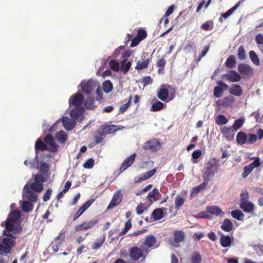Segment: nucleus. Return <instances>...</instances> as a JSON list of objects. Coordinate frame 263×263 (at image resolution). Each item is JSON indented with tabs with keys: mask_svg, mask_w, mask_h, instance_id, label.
<instances>
[{
	"mask_svg": "<svg viewBox=\"0 0 263 263\" xmlns=\"http://www.w3.org/2000/svg\"><path fill=\"white\" fill-rule=\"evenodd\" d=\"M140 41V39H139L138 37H134L130 43V47H134L136 46L139 44Z\"/></svg>",
	"mask_w": 263,
	"mask_h": 263,
	"instance_id": "obj_63",
	"label": "nucleus"
},
{
	"mask_svg": "<svg viewBox=\"0 0 263 263\" xmlns=\"http://www.w3.org/2000/svg\"><path fill=\"white\" fill-rule=\"evenodd\" d=\"M136 154L134 153L130 155V156H129L128 157H127L122 163L120 168V171L121 172H123L129 166H130L133 163L136 158Z\"/></svg>",
	"mask_w": 263,
	"mask_h": 263,
	"instance_id": "obj_18",
	"label": "nucleus"
},
{
	"mask_svg": "<svg viewBox=\"0 0 263 263\" xmlns=\"http://www.w3.org/2000/svg\"><path fill=\"white\" fill-rule=\"evenodd\" d=\"M216 123L219 125L226 124L228 122V120L223 115H218L215 119Z\"/></svg>",
	"mask_w": 263,
	"mask_h": 263,
	"instance_id": "obj_47",
	"label": "nucleus"
},
{
	"mask_svg": "<svg viewBox=\"0 0 263 263\" xmlns=\"http://www.w3.org/2000/svg\"><path fill=\"white\" fill-rule=\"evenodd\" d=\"M222 79L231 82H239L241 79L240 74L234 70H229L222 74Z\"/></svg>",
	"mask_w": 263,
	"mask_h": 263,
	"instance_id": "obj_10",
	"label": "nucleus"
},
{
	"mask_svg": "<svg viewBox=\"0 0 263 263\" xmlns=\"http://www.w3.org/2000/svg\"><path fill=\"white\" fill-rule=\"evenodd\" d=\"M117 130L118 128L116 125H109L103 127L100 130V134L101 136H104L106 134H111Z\"/></svg>",
	"mask_w": 263,
	"mask_h": 263,
	"instance_id": "obj_22",
	"label": "nucleus"
},
{
	"mask_svg": "<svg viewBox=\"0 0 263 263\" xmlns=\"http://www.w3.org/2000/svg\"><path fill=\"white\" fill-rule=\"evenodd\" d=\"M109 67L115 71H119L120 69L119 63L115 60H111L109 63Z\"/></svg>",
	"mask_w": 263,
	"mask_h": 263,
	"instance_id": "obj_49",
	"label": "nucleus"
},
{
	"mask_svg": "<svg viewBox=\"0 0 263 263\" xmlns=\"http://www.w3.org/2000/svg\"><path fill=\"white\" fill-rule=\"evenodd\" d=\"M126 61V59H124L121 61V68L125 73L128 71L132 65L130 62H128L125 64Z\"/></svg>",
	"mask_w": 263,
	"mask_h": 263,
	"instance_id": "obj_48",
	"label": "nucleus"
},
{
	"mask_svg": "<svg viewBox=\"0 0 263 263\" xmlns=\"http://www.w3.org/2000/svg\"><path fill=\"white\" fill-rule=\"evenodd\" d=\"M161 145L160 142L156 139L151 140L145 142L143 148L144 149H149L152 151H157L160 148Z\"/></svg>",
	"mask_w": 263,
	"mask_h": 263,
	"instance_id": "obj_12",
	"label": "nucleus"
},
{
	"mask_svg": "<svg viewBox=\"0 0 263 263\" xmlns=\"http://www.w3.org/2000/svg\"><path fill=\"white\" fill-rule=\"evenodd\" d=\"M234 101V98L232 96L226 97L222 100L221 104L223 106L227 107L232 104Z\"/></svg>",
	"mask_w": 263,
	"mask_h": 263,
	"instance_id": "obj_42",
	"label": "nucleus"
},
{
	"mask_svg": "<svg viewBox=\"0 0 263 263\" xmlns=\"http://www.w3.org/2000/svg\"><path fill=\"white\" fill-rule=\"evenodd\" d=\"M219 160L216 158H213L209 160L208 162V166L205 172V175L209 177L213 176L216 172L218 165Z\"/></svg>",
	"mask_w": 263,
	"mask_h": 263,
	"instance_id": "obj_7",
	"label": "nucleus"
},
{
	"mask_svg": "<svg viewBox=\"0 0 263 263\" xmlns=\"http://www.w3.org/2000/svg\"><path fill=\"white\" fill-rule=\"evenodd\" d=\"M95 101L93 99V95H87L86 98L85 99H84L82 106V113L85 109H93L95 108Z\"/></svg>",
	"mask_w": 263,
	"mask_h": 263,
	"instance_id": "obj_14",
	"label": "nucleus"
},
{
	"mask_svg": "<svg viewBox=\"0 0 263 263\" xmlns=\"http://www.w3.org/2000/svg\"><path fill=\"white\" fill-rule=\"evenodd\" d=\"M98 222V220L97 219H91L89 221H85L83 222L81 224L76 226L74 229L76 231L86 230L92 228Z\"/></svg>",
	"mask_w": 263,
	"mask_h": 263,
	"instance_id": "obj_11",
	"label": "nucleus"
},
{
	"mask_svg": "<svg viewBox=\"0 0 263 263\" xmlns=\"http://www.w3.org/2000/svg\"><path fill=\"white\" fill-rule=\"evenodd\" d=\"M260 159L259 157H256L254 159V161L250 163L248 165L253 170L254 168L258 167L260 165Z\"/></svg>",
	"mask_w": 263,
	"mask_h": 263,
	"instance_id": "obj_53",
	"label": "nucleus"
},
{
	"mask_svg": "<svg viewBox=\"0 0 263 263\" xmlns=\"http://www.w3.org/2000/svg\"><path fill=\"white\" fill-rule=\"evenodd\" d=\"M185 237L184 233L182 231H177L174 233V240L170 242L171 245L175 247H178V243L182 241Z\"/></svg>",
	"mask_w": 263,
	"mask_h": 263,
	"instance_id": "obj_15",
	"label": "nucleus"
},
{
	"mask_svg": "<svg viewBox=\"0 0 263 263\" xmlns=\"http://www.w3.org/2000/svg\"><path fill=\"white\" fill-rule=\"evenodd\" d=\"M147 36L146 32L144 30H139L138 32L137 37L140 39L141 41L144 39Z\"/></svg>",
	"mask_w": 263,
	"mask_h": 263,
	"instance_id": "obj_60",
	"label": "nucleus"
},
{
	"mask_svg": "<svg viewBox=\"0 0 263 263\" xmlns=\"http://www.w3.org/2000/svg\"><path fill=\"white\" fill-rule=\"evenodd\" d=\"M243 173L242 174V177L243 178H246L253 171V169H252L250 167H249V165H247L243 169Z\"/></svg>",
	"mask_w": 263,
	"mask_h": 263,
	"instance_id": "obj_57",
	"label": "nucleus"
},
{
	"mask_svg": "<svg viewBox=\"0 0 263 263\" xmlns=\"http://www.w3.org/2000/svg\"><path fill=\"white\" fill-rule=\"evenodd\" d=\"M185 199L181 196L177 195L175 199V207L176 209H179L184 203Z\"/></svg>",
	"mask_w": 263,
	"mask_h": 263,
	"instance_id": "obj_45",
	"label": "nucleus"
},
{
	"mask_svg": "<svg viewBox=\"0 0 263 263\" xmlns=\"http://www.w3.org/2000/svg\"><path fill=\"white\" fill-rule=\"evenodd\" d=\"M93 202V200H90L82 205L78 211L74 219L80 217L91 205Z\"/></svg>",
	"mask_w": 263,
	"mask_h": 263,
	"instance_id": "obj_30",
	"label": "nucleus"
},
{
	"mask_svg": "<svg viewBox=\"0 0 263 263\" xmlns=\"http://www.w3.org/2000/svg\"><path fill=\"white\" fill-rule=\"evenodd\" d=\"M166 209L164 208L155 209L153 212V217L155 220H160L163 217L164 211Z\"/></svg>",
	"mask_w": 263,
	"mask_h": 263,
	"instance_id": "obj_31",
	"label": "nucleus"
},
{
	"mask_svg": "<svg viewBox=\"0 0 263 263\" xmlns=\"http://www.w3.org/2000/svg\"><path fill=\"white\" fill-rule=\"evenodd\" d=\"M156 243V239L153 235H150L145 238V245L148 247L154 246Z\"/></svg>",
	"mask_w": 263,
	"mask_h": 263,
	"instance_id": "obj_41",
	"label": "nucleus"
},
{
	"mask_svg": "<svg viewBox=\"0 0 263 263\" xmlns=\"http://www.w3.org/2000/svg\"><path fill=\"white\" fill-rule=\"evenodd\" d=\"M206 211L216 216H222L224 215L222 210L216 205L207 206Z\"/></svg>",
	"mask_w": 263,
	"mask_h": 263,
	"instance_id": "obj_20",
	"label": "nucleus"
},
{
	"mask_svg": "<svg viewBox=\"0 0 263 263\" xmlns=\"http://www.w3.org/2000/svg\"><path fill=\"white\" fill-rule=\"evenodd\" d=\"M130 257L134 260H138L143 256V250L138 247H133L129 252Z\"/></svg>",
	"mask_w": 263,
	"mask_h": 263,
	"instance_id": "obj_17",
	"label": "nucleus"
},
{
	"mask_svg": "<svg viewBox=\"0 0 263 263\" xmlns=\"http://www.w3.org/2000/svg\"><path fill=\"white\" fill-rule=\"evenodd\" d=\"M156 168L152 169L148 172L143 174L140 177H135L134 181L135 182L143 181L152 177L156 173Z\"/></svg>",
	"mask_w": 263,
	"mask_h": 263,
	"instance_id": "obj_19",
	"label": "nucleus"
},
{
	"mask_svg": "<svg viewBox=\"0 0 263 263\" xmlns=\"http://www.w3.org/2000/svg\"><path fill=\"white\" fill-rule=\"evenodd\" d=\"M255 41L258 47L263 44V34H258L255 37Z\"/></svg>",
	"mask_w": 263,
	"mask_h": 263,
	"instance_id": "obj_58",
	"label": "nucleus"
},
{
	"mask_svg": "<svg viewBox=\"0 0 263 263\" xmlns=\"http://www.w3.org/2000/svg\"><path fill=\"white\" fill-rule=\"evenodd\" d=\"M62 122L63 126L67 130H71L76 126V122L67 117H63L62 119L57 121L55 124L50 128V131L53 132L59 125H60Z\"/></svg>",
	"mask_w": 263,
	"mask_h": 263,
	"instance_id": "obj_6",
	"label": "nucleus"
},
{
	"mask_svg": "<svg viewBox=\"0 0 263 263\" xmlns=\"http://www.w3.org/2000/svg\"><path fill=\"white\" fill-rule=\"evenodd\" d=\"M84 101V97L82 94L77 92L72 95L69 99L70 105H73L76 108L72 109L70 112V116L71 118L82 121L84 119L82 114V106Z\"/></svg>",
	"mask_w": 263,
	"mask_h": 263,
	"instance_id": "obj_2",
	"label": "nucleus"
},
{
	"mask_svg": "<svg viewBox=\"0 0 263 263\" xmlns=\"http://www.w3.org/2000/svg\"><path fill=\"white\" fill-rule=\"evenodd\" d=\"M220 245L224 248L229 247L231 244V240L230 237L222 235L220 237Z\"/></svg>",
	"mask_w": 263,
	"mask_h": 263,
	"instance_id": "obj_34",
	"label": "nucleus"
},
{
	"mask_svg": "<svg viewBox=\"0 0 263 263\" xmlns=\"http://www.w3.org/2000/svg\"><path fill=\"white\" fill-rule=\"evenodd\" d=\"M220 131L228 140H231L233 139L234 134L232 133L234 131L231 127L224 126L220 129Z\"/></svg>",
	"mask_w": 263,
	"mask_h": 263,
	"instance_id": "obj_23",
	"label": "nucleus"
},
{
	"mask_svg": "<svg viewBox=\"0 0 263 263\" xmlns=\"http://www.w3.org/2000/svg\"><path fill=\"white\" fill-rule=\"evenodd\" d=\"M55 138L57 141L60 143H64L67 139V135L65 132L60 130L57 132L55 135Z\"/></svg>",
	"mask_w": 263,
	"mask_h": 263,
	"instance_id": "obj_28",
	"label": "nucleus"
},
{
	"mask_svg": "<svg viewBox=\"0 0 263 263\" xmlns=\"http://www.w3.org/2000/svg\"><path fill=\"white\" fill-rule=\"evenodd\" d=\"M102 87L103 90L106 93H109L111 92L113 88L112 84L109 80L104 81L103 83Z\"/></svg>",
	"mask_w": 263,
	"mask_h": 263,
	"instance_id": "obj_39",
	"label": "nucleus"
},
{
	"mask_svg": "<svg viewBox=\"0 0 263 263\" xmlns=\"http://www.w3.org/2000/svg\"><path fill=\"white\" fill-rule=\"evenodd\" d=\"M45 143L40 139H38L35 144L36 152L39 150L44 151L47 149L50 152L55 153L58 151L59 145L56 143L53 137L47 135L44 138Z\"/></svg>",
	"mask_w": 263,
	"mask_h": 263,
	"instance_id": "obj_3",
	"label": "nucleus"
},
{
	"mask_svg": "<svg viewBox=\"0 0 263 263\" xmlns=\"http://www.w3.org/2000/svg\"><path fill=\"white\" fill-rule=\"evenodd\" d=\"M21 223L20 212L17 211L10 212L6 220L1 223V226L5 227L1 237V255L10 253L15 245L17 235L23 230Z\"/></svg>",
	"mask_w": 263,
	"mask_h": 263,
	"instance_id": "obj_1",
	"label": "nucleus"
},
{
	"mask_svg": "<svg viewBox=\"0 0 263 263\" xmlns=\"http://www.w3.org/2000/svg\"><path fill=\"white\" fill-rule=\"evenodd\" d=\"M201 255L198 252H194L192 254L191 258V263H201Z\"/></svg>",
	"mask_w": 263,
	"mask_h": 263,
	"instance_id": "obj_44",
	"label": "nucleus"
},
{
	"mask_svg": "<svg viewBox=\"0 0 263 263\" xmlns=\"http://www.w3.org/2000/svg\"><path fill=\"white\" fill-rule=\"evenodd\" d=\"M223 88L219 86H216L214 88V95L216 98H220L223 95Z\"/></svg>",
	"mask_w": 263,
	"mask_h": 263,
	"instance_id": "obj_50",
	"label": "nucleus"
},
{
	"mask_svg": "<svg viewBox=\"0 0 263 263\" xmlns=\"http://www.w3.org/2000/svg\"><path fill=\"white\" fill-rule=\"evenodd\" d=\"M52 191L51 189H48L46 193H45L43 196L44 201L46 202L50 199Z\"/></svg>",
	"mask_w": 263,
	"mask_h": 263,
	"instance_id": "obj_61",
	"label": "nucleus"
},
{
	"mask_svg": "<svg viewBox=\"0 0 263 263\" xmlns=\"http://www.w3.org/2000/svg\"><path fill=\"white\" fill-rule=\"evenodd\" d=\"M236 63L234 55H231L228 58L226 62V65L229 68H232L235 66Z\"/></svg>",
	"mask_w": 263,
	"mask_h": 263,
	"instance_id": "obj_40",
	"label": "nucleus"
},
{
	"mask_svg": "<svg viewBox=\"0 0 263 263\" xmlns=\"http://www.w3.org/2000/svg\"><path fill=\"white\" fill-rule=\"evenodd\" d=\"M257 139V136L255 135L249 134L247 135V143H253L255 142Z\"/></svg>",
	"mask_w": 263,
	"mask_h": 263,
	"instance_id": "obj_56",
	"label": "nucleus"
},
{
	"mask_svg": "<svg viewBox=\"0 0 263 263\" xmlns=\"http://www.w3.org/2000/svg\"><path fill=\"white\" fill-rule=\"evenodd\" d=\"M23 197L28 199L31 202H35L37 201V196L35 193L32 191L29 184L27 183L24 187Z\"/></svg>",
	"mask_w": 263,
	"mask_h": 263,
	"instance_id": "obj_9",
	"label": "nucleus"
},
{
	"mask_svg": "<svg viewBox=\"0 0 263 263\" xmlns=\"http://www.w3.org/2000/svg\"><path fill=\"white\" fill-rule=\"evenodd\" d=\"M245 123L244 119H239L235 121L233 126L231 127L233 131H237L240 129Z\"/></svg>",
	"mask_w": 263,
	"mask_h": 263,
	"instance_id": "obj_37",
	"label": "nucleus"
},
{
	"mask_svg": "<svg viewBox=\"0 0 263 263\" xmlns=\"http://www.w3.org/2000/svg\"><path fill=\"white\" fill-rule=\"evenodd\" d=\"M220 227L224 231L229 232L233 229V224L230 219L227 218L224 219Z\"/></svg>",
	"mask_w": 263,
	"mask_h": 263,
	"instance_id": "obj_25",
	"label": "nucleus"
},
{
	"mask_svg": "<svg viewBox=\"0 0 263 263\" xmlns=\"http://www.w3.org/2000/svg\"><path fill=\"white\" fill-rule=\"evenodd\" d=\"M161 196V195L159 193V190L155 188L152 192L149 193L147 196V198L149 201L153 202L158 200Z\"/></svg>",
	"mask_w": 263,
	"mask_h": 263,
	"instance_id": "obj_21",
	"label": "nucleus"
},
{
	"mask_svg": "<svg viewBox=\"0 0 263 263\" xmlns=\"http://www.w3.org/2000/svg\"><path fill=\"white\" fill-rule=\"evenodd\" d=\"M260 159L259 157H256L254 159V161L250 163L248 165L253 170L254 168L258 167L260 165Z\"/></svg>",
	"mask_w": 263,
	"mask_h": 263,
	"instance_id": "obj_52",
	"label": "nucleus"
},
{
	"mask_svg": "<svg viewBox=\"0 0 263 263\" xmlns=\"http://www.w3.org/2000/svg\"><path fill=\"white\" fill-rule=\"evenodd\" d=\"M122 199V195L121 190H118L114 193L113 197L108 205L107 209H112L115 206L120 204Z\"/></svg>",
	"mask_w": 263,
	"mask_h": 263,
	"instance_id": "obj_13",
	"label": "nucleus"
},
{
	"mask_svg": "<svg viewBox=\"0 0 263 263\" xmlns=\"http://www.w3.org/2000/svg\"><path fill=\"white\" fill-rule=\"evenodd\" d=\"M240 206L246 212H250L254 210V204L248 200L241 202Z\"/></svg>",
	"mask_w": 263,
	"mask_h": 263,
	"instance_id": "obj_26",
	"label": "nucleus"
},
{
	"mask_svg": "<svg viewBox=\"0 0 263 263\" xmlns=\"http://www.w3.org/2000/svg\"><path fill=\"white\" fill-rule=\"evenodd\" d=\"M175 93L176 90L172 86L163 85L161 87L158 97L161 101L168 102L174 98Z\"/></svg>",
	"mask_w": 263,
	"mask_h": 263,
	"instance_id": "obj_5",
	"label": "nucleus"
},
{
	"mask_svg": "<svg viewBox=\"0 0 263 263\" xmlns=\"http://www.w3.org/2000/svg\"><path fill=\"white\" fill-rule=\"evenodd\" d=\"M95 164L94 160L93 159H89L84 164L83 166L85 168H91L93 167Z\"/></svg>",
	"mask_w": 263,
	"mask_h": 263,
	"instance_id": "obj_55",
	"label": "nucleus"
},
{
	"mask_svg": "<svg viewBox=\"0 0 263 263\" xmlns=\"http://www.w3.org/2000/svg\"><path fill=\"white\" fill-rule=\"evenodd\" d=\"M165 105L160 101H157L154 103L151 108V110L153 111H158L162 109Z\"/></svg>",
	"mask_w": 263,
	"mask_h": 263,
	"instance_id": "obj_35",
	"label": "nucleus"
},
{
	"mask_svg": "<svg viewBox=\"0 0 263 263\" xmlns=\"http://www.w3.org/2000/svg\"><path fill=\"white\" fill-rule=\"evenodd\" d=\"M152 82V79L149 76L145 77L143 79V83L145 86L151 84Z\"/></svg>",
	"mask_w": 263,
	"mask_h": 263,
	"instance_id": "obj_62",
	"label": "nucleus"
},
{
	"mask_svg": "<svg viewBox=\"0 0 263 263\" xmlns=\"http://www.w3.org/2000/svg\"><path fill=\"white\" fill-rule=\"evenodd\" d=\"M201 155V152L200 150L195 151L192 154V158L194 159H197L199 158Z\"/></svg>",
	"mask_w": 263,
	"mask_h": 263,
	"instance_id": "obj_64",
	"label": "nucleus"
},
{
	"mask_svg": "<svg viewBox=\"0 0 263 263\" xmlns=\"http://www.w3.org/2000/svg\"><path fill=\"white\" fill-rule=\"evenodd\" d=\"M49 164L46 162L44 160L41 161L39 165V170L43 174L47 177L50 175V173L49 172Z\"/></svg>",
	"mask_w": 263,
	"mask_h": 263,
	"instance_id": "obj_24",
	"label": "nucleus"
},
{
	"mask_svg": "<svg viewBox=\"0 0 263 263\" xmlns=\"http://www.w3.org/2000/svg\"><path fill=\"white\" fill-rule=\"evenodd\" d=\"M79 87L81 88L82 91L86 95H93L92 92L96 88H97L96 92L98 95H99V93L101 92L97 82L92 79L83 80L79 85Z\"/></svg>",
	"mask_w": 263,
	"mask_h": 263,
	"instance_id": "obj_4",
	"label": "nucleus"
},
{
	"mask_svg": "<svg viewBox=\"0 0 263 263\" xmlns=\"http://www.w3.org/2000/svg\"><path fill=\"white\" fill-rule=\"evenodd\" d=\"M21 208L24 212H28L32 210V204L28 201H23L20 202Z\"/></svg>",
	"mask_w": 263,
	"mask_h": 263,
	"instance_id": "obj_36",
	"label": "nucleus"
},
{
	"mask_svg": "<svg viewBox=\"0 0 263 263\" xmlns=\"http://www.w3.org/2000/svg\"><path fill=\"white\" fill-rule=\"evenodd\" d=\"M236 141L240 145L247 143V135L242 132H239L236 136Z\"/></svg>",
	"mask_w": 263,
	"mask_h": 263,
	"instance_id": "obj_32",
	"label": "nucleus"
},
{
	"mask_svg": "<svg viewBox=\"0 0 263 263\" xmlns=\"http://www.w3.org/2000/svg\"><path fill=\"white\" fill-rule=\"evenodd\" d=\"M238 70L240 76H249L253 73L252 69L246 64H239L238 66Z\"/></svg>",
	"mask_w": 263,
	"mask_h": 263,
	"instance_id": "obj_16",
	"label": "nucleus"
},
{
	"mask_svg": "<svg viewBox=\"0 0 263 263\" xmlns=\"http://www.w3.org/2000/svg\"><path fill=\"white\" fill-rule=\"evenodd\" d=\"M44 181L43 176L37 174L35 176L34 182L29 185L30 188L35 192H41L43 189V183Z\"/></svg>",
	"mask_w": 263,
	"mask_h": 263,
	"instance_id": "obj_8",
	"label": "nucleus"
},
{
	"mask_svg": "<svg viewBox=\"0 0 263 263\" xmlns=\"http://www.w3.org/2000/svg\"><path fill=\"white\" fill-rule=\"evenodd\" d=\"M250 58L251 61L256 65H259V60L254 51H250L249 52Z\"/></svg>",
	"mask_w": 263,
	"mask_h": 263,
	"instance_id": "obj_43",
	"label": "nucleus"
},
{
	"mask_svg": "<svg viewBox=\"0 0 263 263\" xmlns=\"http://www.w3.org/2000/svg\"><path fill=\"white\" fill-rule=\"evenodd\" d=\"M238 57L241 60H244L246 58L245 50L243 46H240L238 48Z\"/></svg>",
	"mask_w": 263,
	"mask_h": 263,
	"instance_id": "obj_51",
	"label": "nucleus"
},
{
	"mask_svg": "<svg viewBox=\"0 0 263 263\" xmlns=\"http://www.w3.org/2000/svg\"><path fill=\"white\" fill-rule=\"evenodd\" d=\"M232 216L238 220L241 221L244 219L245 215L239 210H233L231 212Z\"/></svg>",
	"mask_w": 263,
	"mask_h": 263,
	"instance_id": "obj_38",
	"label": "nucleus"
},
{
	"mask_svg": "<svg viewBox=\"0 0 263 263\" xmlns=\"http://www.w3.org/2000/svg\"><path fill=\"white\" fill-rule=\"evenodd\" d=\"M151 59H147L144 61H138L135 69L137 70H141L147 68Z\"/></svg>",
	"mask_w": 263,
	"mask_h": 263,
	"instance_id": "obj_33",
	"label": "nucleus"
},
{
	"mask_svg": "<svg viewBox=\"0 0 263 263\" xmlns=\"http://www.w3.org/2000/svg\"><path fill=\"white\" fill-rule=\"evenodd\" d=\"M24 164L29 168H35L36 166V161L35 160L30 161H28V160H25Z\"/></svg>",
	"mask_w": 263,
	"mask_h": 263,
	"instance_id": "obj_59",
	"label": "nucleus"
},
{
	"mask_svg": "<svg viewBox=\"0 0 263 263\" xmlns=\"http://www.w3.org/2000/svg\"><path fill=\"white\" fill-rule=\"evenodd\" d=\"M64 235H60L58 236L54 240V242L52 245V249L55 252H57L59 250L61 247V243L62 240L64 239Z\"/></svg>",
	"mask_w": 263,
	"mask_h": 263,
	"instance_id": "obj_27",
	"label": "nucleus"
},
{
	"mask_svg": "<svg viewBox=\"0 0 263 263\" xmlns=\"http://www.w3.org/2000/svg\"><path fill=\"white\" fill-rule=\"evenodd\" d=\"M229 92L236 96H240L242 94V89L239 85L235 84L229 89Z\"/></svg>",
	"mask_w": 263,
	"mask_h": 263,
	"instance_id": "obj_29",
	"label": "nucleus"
},
{
	"mask_svg": "<svg viewBox=\"0 0 263 263\" xmlns=\"http://www.w3.org/2000/svg\"><path fill=\"white\" fill-rule=\"evenodd\" d=\"M249 198V193L246 190H243L240 194V202L248 200Z\"/></svg>",
	"mask_w": 263,
	"mask_h": 263,
	"instance_id": "obj_54",
	"label": "nucleus"
},
{
	"mask_svg": "<svg viewBox=\"0 0 263 263\" xmlns=\"http://www.w3.org/2000/svg\"><path fill=\"white\" fill-rule=\"evenodd\" d=\"M240 3V2H239L236 5H235L234 7H233L232 8L229 9L226 12L222 13L221 14V16L224 18H227V17H228L239 7Z\"/></svg>",
	"mask_w": 263,
	"mask_h": 263,
	"instance_id": "obj_46",
	"label": "nucleus"
}]
</instances>
